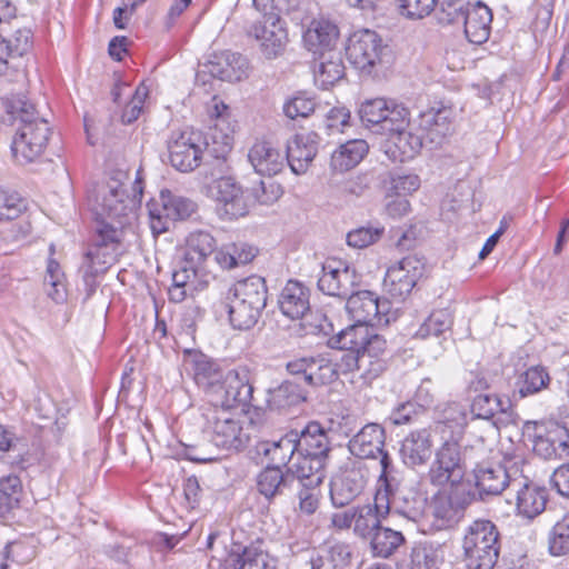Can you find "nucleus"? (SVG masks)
<instances>
[{"mask_svg": "<svg viewBox=\"0 0 569 569\" xmlns=\"http://www.w3.org/2000/svg\"><path fill=\"white\" fill-rule=\"evenodd\" d=\"M268 289L263 278L250 276L237 281L224 298L230 325L238 330H249L259 321L266 308Z\"/></svg>", "mask_w": 569, "mask_h": 569, "instance_id": "obj_1", "label": "nucleus"}, {"mask_svg": "<svg viewBox=\"0 0 569 569\" xmlns=\"http://www.w3.org/2000/svg\"><path fill=\"white\" fill-rule=\"evenodd\" d=\"M462 549L469 569H493L501 550L498 527L488 519L475 520L465 531Z\"/></svg>", "mask_w": 569, "mask_h": 569, "instance_id": "obj_2", "label": "nucleus"}, {"mask_svg": "<svg viewBox=\"0 0 569 569\" xmlns=\"http://www.w3.org/2000/svg\"><path fill=\"white\" fill-rule=\"evenodd\" d=\"M522 467H529L521 457L505 458L503 462H479L473 468L475 488L480 500L500 496L511 490L513 479Z\"/></svg>", "mask_w": 569, "mask_h": 569, "instance_id": "obj_3", "label": "nucleus"}, {"mask_svg": "<svg viewBox=\"0 0 569 569\" xmlns=\"http://www.w3.org/2000/svg\"><path fill=\"white\" fill-rule=\"evenodd\" d=\"M121 237L120 226L97 222L96 234L82 266L84 282L93 281L98 273L107 271L117 260Z\"/></svg>", "mask_w": 569, "mask_h": 569, "instance_id": "obj_4", "label": "nucleus"}, {"mask_svg": "<svg viewBox=\"0 0 569 569\" xmlns=\"http://www.w3.org/2000/svg\"><path fill=\"white\" fill-rule=\"evenodd\" d=\"M346 53L349 62L366 76L377 74L389 62L388 47L375 31L368 29L351 34Z\"/></svg>", "mask_w": 569, "mask_h": 569, "instance_id": "obj_5", "label": "nucleus"}, {"mask_svg": "<svg viewBox=\"0 0 569 569\" xmlns=\"http://www.w3.org/2000/svg\"><path fill=\"white\" fill-rule=\"evenodd\" d=\"M475 448H461L456 441H446L436 451V458L431 463L428 478L433 486L443 487L451 485L456 488L463 479L467 462L472 460L470 453Z\"/></svg>", "mask_w": 569, "mask_h": 569, "instance_id": "obj_6", "label": "nucleus"}, {"mask_svg": "<svg viewBox=\"0 0 569 569\" xmlns=\"http://www.w3.org/2000/svg\"><path fill=\"white\" fill-rule=\"evenodd\" d=\"M299 461L293 463L295 472L305 477L307 471L325 472L330 453V443L325 429L318 422L308 423L298 432Z\"/></svg>", "mask_w": 569, "mask_h": 569, "instance_id": "obj_7", "label": "nucleus"}, {"mask_svg": "<svg viewBox=\"0 0 569 569\" xmlns=\"http://www.w3.org/2000/svg\"><path fill=\"white\" fill-rule=\"evenodd\" d=\"M51 129L46 119L33 117L21 122L11 143L16 161L27 164L40 157L47 147Z\"/></svg>", "mask_w": 569, "mask_h": 569, "instance_id": "obj_8", "label": "nucleus"}, {"mask_svg": "<svg viewBox=\"0 0 569 569\" xmlns=\"http://www.w3.org/2000/svg\"><path fill=\"white\" fill-rule=\"evenodd\" d=\"M196 208L190 199L162 190L159 199H152L148 203L150 228L154 234L163 233L174 221L189 218Z\"/></svg>", "mask_w": 569, "mask_h": 569, "instance_id": "obj_9", "label": "nucleus"}, {"mask_svg": "<svg viewBox=\"0 0 569 569\" xmlns=\"http://www.w3.org/2000/svg\"><path fill=\"white\" fill-rule=\"evenodd\" d=\"M376 493L380 512L389 515L393 511L412 521H416L423 512V498L405 479L390 485V487L377 488Z\"/></svg>", "mask_w": 569, "mask_h": 569, "instance_id": "obj_10", "label": "nucleus"}, {"mask_svg": "<svg viewBox=\"0 0 569 569\" xmlns=\"http://www.w3.org/2000/svg\"><path fill=\"white\" fill-rule=\"evenodd\" d=\"M212 443L224 450L239 451L246 448L250 436L240 419L223 409L212 408L206 413Z\"/></svg>", "mask_w": 569, "mask_h": 569, "instance_id": "obj_11", "label": "nucleus"}, {"mask_svg": "<svg viewBox=\"0 0 569 569\" xmlns=\"http://www.w3.org/2000/svg\"><path fill=\"white\" fill-rule=\"evenodd\" d=\"M253 393V386L250 383L246 370H228L220 385L211 393L210 401L213 408L230 410L233 408H247Z\"/></svg>", "mask_w": 569, "mask_h": 569, "instance_id": "obj_12", "label": "nucleus"}, {"mask_svg": "<svg viewBox=\"0 0 569 569\" xmlns=\"http://www.w3.org/2000/svg\"><path fill=\"white\" fill-rule=\"evenodd\" d=\"M426 263L416 254L407 256L387 269L383 287L396 300L403 301L423 277Z\"/></svg>", "mask_w": 569, "mask_h": 569, "instance_id": "obj_13", "label": "nucleus"}, {"mask_svg": "<svg viewBox=\"0 0 569 569\" xmlns=\"http://www.w3.org/2000/svg\"><path fill=\"white\" fill-rule=\"evenodd\" d=\"M206 146L200 132H172L167 141L170 164L180 172L193 171L202 161Z\"/></svg>", "mask_w": 569, "mask_h": 569, "instance_id": "obj_14", "label": "nucleus"}, {"mask_svg": "<svg viewBox=\"0 0 569 569\" xmlns=\"http://www.w3.org/2000/svg\"><path fill=\"white\" fill-rule=\"evenodd\" d=\"M286 370L302 386L319 387L338 379L337 365L325 355L296 358L287 362Z\"/></svg>", "mask_w": 569, "mask_h": 569, "instance_id": "obj_15", "label": "nucleus"}, {"mask_svg": "<svg viewBox=\"0 0 569 569\" xmlns=\"http://www.w3.org/2000/svg\"><path fill=\"white\" fill-rule=\"evenodd\" d=\"M359 283L355 268L346 261L328 258L322 264V273L318 279V288L325 295L347 299Z\"/></svg>", "mask_w": 569, "mask_h": 569, "instance_id": "obj_16", "label": "nucleus"}, {"mask_svg": "<svg viewBox=\"0 0 569 569\" xmlns=\"http://www.w3.org/2000/svg\"><path fill=\"white\" fill-rule=\"evenodd\" d=\"M472 498L470 491H461L458 487L452 488L450 492L436 495L431 501L433 526L440 530L455 527L463 518Z\"/></svg>", "mask_w": 569, "mask_h": 569, "instance_id": "obj_17", "label": "nucleus"}, {"mask_svg": "<svg viewBox=\"0 0 569 569\" xmlns=\"http://www.w3.org/2000/svg\"><path fill=\"white\" fill-rule=\"evenodd\" d=\"M30 31L18 30L14 40L0 34V78L10 83L26 82L27 76L19 58L29 49Z\"/></svg>", "mask_w": 569, "mask_h": 569, "instance_id": "obj_18", "label": "nucleus"}, {"mask_svg": "<svg viewBox=\"0 0 569 569\" xmlns=\"http://www.w3.org/2000/svg\"><path fill=\"white\" fill-rule=\"evenodd\" d=\"M214 249L216 240L207 231H193L187 237L183 259L189 266L200 268V277L204 278L202 282L217 278V268L211 259Z\"/></svg>", "mask_w": 569, "mask_h": 569, "instance_id": "obj_19", "label": "nucleus"}, {"mask_svg": "<svg viewBox=\"0 0 569 569\" xmlns=\"http://www.w3.org/2000/svg\"><path fill=\"white\" fill-rule=\"evenodd\" d=\"M528 467H522L519 476L513 479L510 491L516 495V506L519 515L533 519L546 509L548 492L545 487L536 485L526 473Z\"/></svg>", "mask_w": 569, "mask_h": 569, "instance_id": "obj_20", "label": "nucleus"}, {"mask_svg": "<svg viewBox=\"0 0 569 569\" xmlns=\"http://www.w3.org/2000/svg\"><path fill=\"white\" fill-rule=\"evenodd\" d=\"M346 309L355 322L365 326L380 323L387 316L390 303L369 290L352 292L347 298Z\"/></svg>", "mask_w": 569, "mask_h": 569, "instance_id": "obj_21", "label": "nucleus"}, {"mask_svg": "<svg viewBox=\"0 0 569 569\" xmlns=\"http://www.w3.org/2000/svg\"><path fill=\"white\" fill-rule=\"evenodd\" d=\"M131 202L123 184L113 180L101 190L98 214L101 216V221L120 226V231H122L127 223V218L132 211Z\"/></svg>", "mask_w": 569, "mask_h": 569, "instance_id": "obj_22", "label": "nucleus"}, {"mask_svg": "<svg viewBox=\"0 0 569 569\" xmlns=\"http://www.w3.org/2000/svg\"><path fill=\"white\" fill-rule=\"evenodd\" d=\"M211 191L221 217L232 220L248 213L242 189L231 177H222L216 180Z\"/></svg>", "mask_w": 569, "mask_h": 569, "instance_id": "obj_23", "label": "nucleus"}, {"mask_svg": "<svg viewBox=\"0 0 569 569\" xmlns=\"http://www.w3.org/2000/svg\"><path fill=\"white\" fill-rule=\"evenodd\" d=\"M320 137L315 131L297 133L287 143L286 162L296 174L306 173L318 153Z\"/></svg>", "mask_w": 569, "mask_h": 569, "instance_id": "obj_24", "label": "nucleus"}, {"mask_svg": "<svg viewBox=\"0 0 569 569\" xmlns=\"http://www.w3.org/2000/svg\"><path fill=\"white\" fill-rule=\"evenodd\" d=\"M254 38L260 42L262 54L267 59L280 56L288 41L287 29L278 14L268 16L252 28Z\"/></svg>", "mask_w": 569, "mask_h": 569, "instance_id": "obj_25", "label": "nucleus"}, {"mask_svg": "<svg viewBox=\"0 0 569 569\" xmlns=\"http://www.w3.org/2000/svg\"><path fill=\"white\" fill-rule=\"evenodd\" d=\"M184 362L193 371V378L198 387L202 388L208 397L226 377V372L220 366L201 351H186Z\"/></svg>", "mask_w": 569, "mask_h": 569, "instance_id": "obj_26", "label": "nucleus"}, {"mask_svg": "<svg viewBox=\"0 0 569 569\" xmlns=\"http://www.w3.org/2000/svg\"><path fill=\"white\" fill-rule=\"evenodd\" d=\"M305 47L316 57L330 51L341 50L338 47L339 29L325 19L312 20L302 36Z\"/></svg>", "mask_w": 569, "mask_h": 569, "instance_id": "obj_27", "label": "nucleus"}, {"mask_svg": "<svg viewBox=\"0 0 569 569\" xmlns=\"http://www.w3.org/2000/svg\"><path fill=\"white\" fill-rule=\"evenodd\" d=\"M386 431L375 422L365 425L348 442L350 453L359 459H378L385 448Z\"/></svg>", "mask_w": 569, "mask_h": 569, "instance_id": "obj_28", "label": "nucleus"}, {"mask_svg": "<svg viewBox=\"0 0 569 569\" xmlns=\"http://www.w3.org/2000/svg\"><path fill=\"white\" fill-rule=\"evenodd\" d=\"M248 159L254 171L264 177L280 173L286 166L284 154L270 141L261 140L249 149Z\"/></svg>", "mask_w": 569, "mask_h": 569, "instance_id": "obj_29", "label": "nucleus"}, {"mask_svg": "<svg viewBox=\"0 0 569 569\" xmlns=\"http://www.w3.org/2000/svg\"><path fill=\"white\" fill-rule=\"evenodd\" d=\"M278 305L287 318L301 319L310 311V290L300 281L289 280L279 295Z\"/></svg>", "mask_w": 569, "mask_h": 569, "instance_id": "obj_30", "label": "nucleus"}, {"mask_svg": "<svg viewBox=\"0 0 569 569\" xmlns=\"http://www.w3.org/2000/svg\"><path fill=\"white\" fill-rule=\"evenodd\" d=\"M492 12L488 6L478 1L470 3L465 12L463 31L469 42L475 44L485 43L490 36Z\"/></svg>", "mask_w": 569, "mask_h": 569, "instance_id": "obj_31", "label": "nucleus"}, {"mask_svg": "<svg viewBox=\"0 0 569 569\" xmlns=\"http://www.w3.org/2000/svg\"><path fill=\"white\" fill-rule=\"evenodd\" d=\"M367 479L360 471L350 469L335 477L330 483V498L337 508L348 506L363 490Z\"/></svg>", "mask_w": 569, "mask_h": 569, "instance_id": "obj_32", "label": "nucleus"}, {"mask_svg": "<svg viewBox=\"0 0 569 569\" xmlns=\"http://www.w3.org/2000/svg\"><path fill=\"white\" fill-rule=\"evenodd\" d=\"M432 453L431 433L427 429L410 432L401 443L400 456L408 467L425 465Z\"/></svg>", "mask_w": 569, "mask_h": 569, "instance_id": "obj_33", "label": "nucleus"}, {"mask_svg": "<svg viewBox=\"0 0 569 569\" xmlns=\"http://www.w3.org/2000/svg\"><path fill=\"white\" fill-rule=\"evenodd\" d=\"M30 460L26 441L0 425V462L26 470Z\"/></svg>", "mask_w": 569, "mask_h": 569, "instance_id": "obj_34", "label": "nucleus"}, {"mask_svg": "<svg viewBox=\"0 0 569 569\" xmlns=\"http://www.w3.org/2000/svg\"><path fill=\"white\" fill-rule=\"evenodd\" d=\"M209 71L221 80L236 82L248 77L249 62L238 52L223 51L210 61Z\"/></svg>", "mask_w": 569, "mask_h": 569, "instance_id": "obj_35", "label": "nucleus"}, {"mask_svg": "<svg viewBox=\"0 0 569 569\" xmlns=\"http://www.w3.org/2000/svg\"><path fill=\"white\" fill-rule=\"evenodd\" d=\"M296 478L293 466L286 473L280 468L267 466L257 476V489L266 499L271 500L283 495L288 487H292Z\"/></svg>", "mask_w": 569, "mask_h": 569, "instance_id": "obj_36", "label": "nucleus"}, {"mask_svg": "<svg viewBox=\"0 0 569 569\" xmlns=\"http://www.w3.org/2000/svg\"><path fill=\"white\" fill-rule=\"evenodd\" d=\"M416 128L410 126L398 132L390 134L387 154L393 160L405 162L413 159L423 146V138L415 131Z\"/></svg>", "mask_w": 569, "mask_h": 569, "instance_id": "obj_37", "label": "nucleus"}, {"mask_svg": "<svg viewBox=\"0 0 569 569\" xmlns=\"http://www.w3.org/2000/svg\"><path fill=\"white\" fill-rule=\"evenodd\" d=\"M345 70L341 50L330 51L315 58V81L322 89H328L342 80Z\"/></svg>", "mask_w": 569, "mask_h": 569, "instance_id": "obj_38", "label": "nucleus"}, {"mask_svg": "<svg viewBox=\"0 0 569 569\" xmlns=\"http://www.w3.org/2000/svg\"><path fill=\"white\" fill-rule=\"evenodd\" d=\"M298 431H289L278 441L261 442L258 447L260 453L270 461L269 466L280 468L286 467L292 459L298 449Z\"/></svg>", "mask_w": 569, "mask_h": 569, "instance_id": "obj_39", "label": "nucleus"}, {"mask_svg": "<svg viewBox=\"0 0 569 569\" xmlns=\"http://www.w3.org/2000/svg\"><path fill=\"white\" fill-rule=\"evenodd\" d=\"M307 392L296 378L284 380L278 387L269 389L267 403L270 410L283 411L305 401Z\"/></svg>", "mask_w": 569, "mask_h": 569, "instance_id": "obj_40", "label": "nucleus"}, {"mask_svg": "<svg viewBox=\"0 0 569 569\" xmlns=\"http://www.w3.org/2000/svg\"><path fill=\"white\" fill-rule=\"evenodd\" d=\"M325 472H306L305 477L295 480L298 490L299 509L306 515H312L319 507L320 489L319 486L323 481Z\"/></svg>", "mask_w": 569, "mask_h": 569, "instance_id": "obj_41", "label": "nucleus"}, {"mask_svg": "<svg viewBox=\"0 0 569 569\" xmlns=\"http://www.w3.org/2000/svg\"><path fill=\"white\" fill-rule=\"evenodd\" d=\"M368 150L369 146L365 140H349L333 151L330 166L335 171H348L361 162Z\"/></svg>", "mask_w": 569, "mask_h": 569, "instance_id": "obj_42", "label": "nucleus"}, {"mask_svg": "<svg viewBox=\"0 0 569 569\" xmlns=\"http://www.w3.org/2000/svg\"><path fill=\"white\" fill-rule=\"evenodd\" d=\"M387 512H380L378 496L375 495L373 505H363L355 508L353 532L360 538H371L381 526Z\"/></svg>", "mask_w": 569, "mask_h": 569, "instance_id": "obj_43", "label": "nucleus"}, {"mask_svg": "<svg viewBox=\"0 0 569 569\" xmlns=\"http://www.w3.org/2000/svg\"><path fill=\"white\" fill-rule=\"evenodd\" d=\"M547 431L545 435H536L533 439V452L543 459L563 458L569 456V435L566 431Z\"/></svg>", "mask_w": 569, "mask_h": 569, "instance_id": "obj_44", "label": "nucleus"}, {"mask_svg": "<svg viewBox=\"0 0 569 569\" xmlns=\"http://www.w3.org/2000/svg\"><path fill=\"white\" fill-rule=\"evenodd\" d=\"M405 542L406 538L401 531L383 526H380L370 538L372 552L380 558L391 557Z\"/></svg>", "mask_w": 569, "mask_h": 569, "instance_id": "obj_45", "label": "nucleus"}, {"mask_svg": "<svg viewBox=\"0 0 569 569\" xmlns=\"http://www.w3.org/2000/svg\"><path fill=\"white\" fill-rule=\"evenodd\" d=\"M419 127L427 132L431 142L439 143L451 131L449 111L431 109L423 112Z\"/></svg>", "mask_w": 569, "mask_h": 569, "instance_id": "obj_46", "label": "nucleus"}, {"mask_svg": "<svg viewBox=\"0 0 569 569\" xmlns=\"http://www.w3.org/2000/svg\"><path fill=\"white\" fill-rule=\"evenodd\" d=\"M22 481L18 475L0 478V516L4 517L18 508L22 497Z\"/></svg>", "mask_w": 569, "mask_h": 569, "instance_id": "obj_47", "label": "nucleus"}, {"mask_svg": "<svg viewBox=\"0 0 569 569\" xmlns=\"http://www.w3.org/2000/svg\"><path fill=\"white\" fill-rule=\"evenodd\" d=\"M550 382V376L542 366H532L523 371L518 380L517 387L521 398L535 395L547 388Z\"/></svg>", "mask_w": 569, "mask_h": 569, "instance_id": "obj_48", "label": "nucleus"}, {"mask_svg": "<svg viewBox=\"0 0 569 569\" xmlns=\"http://www.w3.org/2000/svg\"><path fill=\"white\" fill-rule=\"evenodd\" d=\"M370 329L368 326L356 322L355 325L341 330L331 339L332 347L346 351H360L368 339Z\"/></svg>", "mask_w": 569, "mask_h": 569, "instance_id": "obj_49", "label": "nucleus"}, {"mask_svg": "<svg viewBox=\"0 0 569 569\" xmlns=\"http://www.w3.org/2000/svg\"><path fill=\"white\" fill-rule=\"evenodd\" d=\"M200 268L196 266H189V263L182 259L180 267L172 273L173 286L188 289L190 295L197 291L206 289L213 280H202L200 277Z\"/></svg>", "mask_w": 569, "mask_h": 569, "instance_id": "obj_50", "label": "nucleus"}, {"mask_svg": "<svg viewBox=\"0 0 569 569\" xmlns=\"http://www.w3.org/2000/svg\"><path fill=\"white\" fill-rule=\"evenodd\" d=\"M452 323L453 318L448 309L436 310L419 327L416 337L426 339L431 336H442L451 329Z\"/></svg>", "mask_w": 569, "mask_h": 569, "instance_id": "obj_51", "label": "nucleus"}, {"mask_svg": "<svg viewBox=\"0 0 569 569\" xmlns=\"http://www.w3.org/2000/svg\"><path fill=\"white\" fill-rule=\"evenodd\" d=\"M1 106L12 120H19L20 123L36 117L33 104L27 100L22 92L6 93L1 98Z\"/></svg>", "mask_w": 569, "mask_h": 569, "instance_id": "obj_52", "label": "nucleus"}, {"mask_svg": "<svg viewBox=\"0 0 569 569\" xmlns=\"http://www.w3.org/2000/svg\"><path fill=\"white\" fill-rule=\"evenodd\" d=\"M388 106L389 101L383 98L365 101L359 109L362 123L367 128H376L377 132H380L382 121L387 117Z\"/></svg>", "mask_w": 569, "mask_h": 569, "instance_id": "obj_53", "label": "nucleus"}, {"mask_svg": "<svg viewBox=\"0 0 569 569\" xmlns=\"http://www.w3.org/2000/svg\"><path fill=\"white\" fill-rule=\"evenodd\" d=\"M386 116L387 117H385L380 129V132L382 133H388L390 136L412 126L410 122L409 110L392 100L389 101Z\"/></svg>", "mask_w": 569, "mask_h": 569, "instance_id": "obj_54", "label": "nucleus"}, {"mask_svg": "<svg viewBox=\"0 0 569 569\" xmlns=\"http://www.w3.org/2000/svg\"><path fill=\"white\" fill-rule=\"evenodd\" d=\"M548 549L556 557L569 553V513L552 527L548 538Z\"/></svg>", "mask_w": 569, "mask_h": 569, "instance_id": "obj_55", "label": "nucleus"}, {"mask_svg": "<svg viewBox=\"0 0 569 569\" xmlns=\"http://www.w3.org/2000/svg\"><path fill=\"white\" fill-rule=\"evenodd\" d=\"M443 557L432 546H419L412 549L407 569H439Z\"/></svg>", "mask_w": 569, "mask_h": 569, "instance_id": "obj_56", "label": "nucleus"}, {"mask_svg": "<svg viewBox=\"0 0 569 569\" xmlns=\"http://www.w3.org/2000/svg\"><path fill=\"white\" fill-rule=\"evenodd\" d=\"M63 278L64 274L61 271L60 264L54 259H49L44 277V286L49 287L47 288L48 296L58 303L66 299Z\"/></svg>", "mask_w": 569, "mask_h": 569, "instance_id": "obj_57", "label": "nucleus"}, {"mask_svg": "<svg viewBox=\"0 0 569 569\" xmlns=\"http://www.w3.org/2000/svg\"><path fill=\"white\" fill-rule=\"evenodd\" d=\"M470 3L463 0H442L436 13L438 22L441 24H461Z\"/></svg>", "mask_w": 569, "mask_h": 569, "instance_id": "obj_58", "label": "nucleus"}, {"mask_svg": "<svg viewBox=\"0 0 569 569\" xmlns=\"http://www.w3.org/2000/svg\"><path fill=\"white\" fill-rule=\"evenodd\" d=\"M471 413L475 418L489 420L497 412L505 411L503 402L497 396L478 395L471 402Z\"/></svg>", "mask_w": 569, "mask_h": 569, "instance_id": "obj_59", "label": "nucleus"}, {"mask_svg": "<svg viewBox=\"0 0 569 569\" xmlns=\"http://www.w3.org/2000/svg\"><path fill=\"white\" fill-rule=\"evenodd\" d=\"M383 232V227H359L347 233V243L352 248L363 249L380 240Z\"/></svg>", "mask_w": 569, "mask_h": 569, "instance_id": "obj_60", "label": "nucleus"}, {"mask_svg": "<svg viewBox=\"0 0 569 569\" xmlns=\"http://www.w3.org/2000/svg\"><path fill=\"white\" fill-rule=\"evenodd\" d=\"M26 209L22 198L0 188V222L18 219Z\"/></svg>", "mask_w": 569, "mask_h": 569, "instance_id": "obj_61", "label": "nucleus"}, {"mask_svg": "<svg viewBox=\"0 0 569 569\" xmlns=\"http://www.w3.org/2000/svg\"><path fill=\"white\" fill-rule=\"evenodd\" d=\"M276 559L259 546L243 549V569H274Z\"/></svg>", "mask_w": 569, "mask_h": 569, "instance_id": "obj_62", "label": "nucleus"}, {"mask_svg": "<svg viewBox=\"0 0 569 569\" xmlns=\"http://www.w3.org/2000/svg\"><path fill=\"white\" fill-rule=\"evenodd\" d=\"M401 16L418 20L429 16L437 0H395Z\"/></svg>", "mask_w": 569, "mask_h": 569, "instance_id": "obj_63", "label": "nucleus"}, {"mask_svg": "<svg viewBox=\"0 0 569 569\" xmlns=\"http://www.w3.org/2000/svg\"><path fill=\"white\" fill-rule=\"evenodd\" d=\"M315 100L306 96H296L283 104L284 114L292 120L297 118H307L315 111Z\"/></svg>", "mask_w": 569, "mask_h": 569, "instance_id": "obj_64", "label": "nucleus"}]
</instances>
